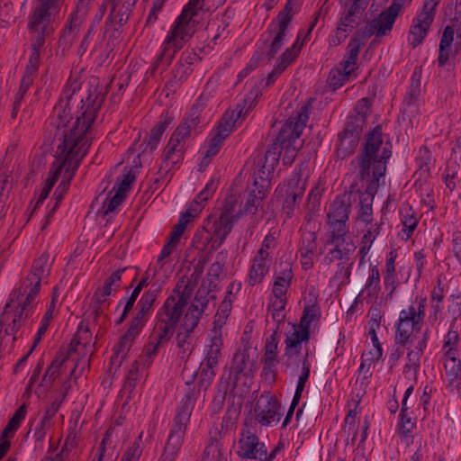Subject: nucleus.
<instances>
[{
	"instance_id": "obj_26",
	"label": "nucleus",
	"mask_w": 461,
	"mask_h": 461,
	"mask_svg": "<svg viewBox=\"0 0 461 461\" xmlns=\"http://www.w3.org/2000/svg\"><path fill=\"white\" fill-rule=\"evenodd\" d=\"M257 97L258 90H251L244 99V106L241 107L240 104L237 105L236 110L231 112L230 118L225 119V121L219 125L214 137L221 139V140L223 141L226 137L232 131L235 122L240 119H245L249 110L252 109L254 101Z\"/></svg>"
},
{
	"instance_id": "obj_55",
	"label": "nucleus",
	"mask_w": 461,
	"mask_h": 461,
	"mask_svg": "<svg viewBox=\"0 0 461 461\" xmlns=\"http://www.w3.org/2000/svg\"><path fill=\"white\" fill-rule=\"evenodd\" d=\"M446 376L449 385H461V360H443Z\"/></svg>"
},
{
	"instance_id": "obj_29",
	"label": "nucleus",
	"mask_w": 461,
	"mask_h": 461,
	"mask_svg": "<svg viewBox=\"0 0 461 461\" xmlns=\"http://www.w3.org/2000/svg\"><path fill=\"white\" fill-rule=\"evenodd\" d=\"M142 328L141 321L139 316L131 322L127 332L121 338L120 341L113 348V355L111 357L112 364L120 366L126 357L134 339L139 336Z\"/></svg>"
},
{
	"instance_id": "obj_4",
	"label": "nucleus",
	"mask_w": 461,
	"mask_h": 461,
	"mask_svg": "<svg viewBox=\"0 0 461 461\" xmlns=\"http://www.w3.org/2000/svg\"><path fill=\"white\" fill-rule=\"evenodd\" d=\"M205 100L204 95L202 94L193 105L190 113L171 134L161 155V164L157 172L156 183L167 184L172 177V171L176 170L184 160L186 143L192 131L200 122V113L205 105Z\"/></svg>"
},
{
	"instance_id": "obj_14",
	"label": "nucleus",
	"mask_w": 461,
	"mask_h": 461,
	"mask_svg": "<svg viewBox=\"0 0 461 461\" xmlns=\"http://www.w3.org/2000/svg\"><path fill=\"white\" fill-rule=\"evenodd\" d=\"M327 244L330 246L323 258V262L330 266L335 261L339 263L355 262L356 245L349 231L330 232Z\"/></svg>"
},
{
	"instance_id": "obj_43",
	"label": "nucleus",
	"mask_w": 461,
	"mask_h": 461,
	"mask_svg": "<svg viewBox=\"0 0 461 461\" xmlns=\"http://www.w3.org/2000/svg\"><path fill=\"white\" fill-rule=\"evenodd\" d=\"M459 335L456 330H449L444 338L442 360H461Z\"/></svg>"
},
{
	"instance_id": "obj_45",
	"label": "nucleus",
	"mask_w": 461,
	"mask_h": 461,
	"mask_svg": "<svg viewBox=\"0 0 461 461\" xmlns=\"http://www.w3.org/2000/svg\"><path fill=\"white\" fill-rule=\"evenodd\" d=\"M303 45V41H301L298 36L293 45L277 59L274 68L282 74L296 59Z\"/></svg>"
},
{
	"instance_id": "obj_2",
	"label": "nucleus",
	"mask_w": 461,
	"mask_h": 461,
	"mask_svg": "<svg viewBox=\"0 0 461 461\" xmlns=\"http://www.w3.org/2000/svg\"><path fill=\"white\" fill-rule=\"evenodd\" d=\"M77 133L78 134L77 137L74 132L66 136L63 143L56 149L55 160L47 179L48 191L51 190L59 177H61V182L54 192L55 203L50 210L47 219L51 216L62 201L81 160L86 155V140H82L83 139L79 138V136L82 137L81 132Z\"/></svg>"
},
{
	"instance_id": "obj_7",
	"label": "nucleus",
	"mask_w": 461,
	"mask_h": 461,
	"mask_svg": "<svg viewBox=\"0 0 461 461\" xmlns=\"http://www.w3.org/2000/svg\"><path fill=\"white\" fill-rule=\"evenodd\" d=\"M213 290H187L190 301L176 329V346L178 355L182 359L186 358L192 352L193 346L189 340L191 333L197 327L210 302L215 298Z\"/></svg>"
},
{
	"instance_id": "obj_44",
	"label": "nucleus",
	"mask_w": 461,
	"mask_h": 461,
	"mask_svg": "<svg viewBox=\"0 0 461 461\" xmlns=\"http://www.w3.org/2000/svg\"><path fill=\"white\" fill-rule=\"evenodd\" d=\"M286 303L287 290H274V295L269 303V311L273 320L277 323H281L285 318Z\"/></svg>"
},
{
	"instance_id": "obj_51",
	"label": "nucleus",
	"mask_w": 461,
	"mask_h": 461,
	"mask_svg": "<svg viewBox=\"0 0 461 461\" xmlns=\"http://www.w3.org/2000/svg\"><path fill=\"white\" fill-rule=\"evenodd\" d=\"M353 265L354 262L339 263L335 274L330 279V286L332 288H340L348 285L350 282Z\"/></svg>"
},
{
	"instance_id": "obj_21",
	"label": "nucleus",
	"mask_w": 461,
	"mask_h": 461,
	"mask_svg": "<svg viewBox=\"0 0 461 461\" xmlns=\"http://www.w3.org/2000/svg\"><path fill=\"white\" fill-rule=\"evenodd\" d=\"M256 420L265 427L276 425L284 413L280 402L272 395H261L255 408Z\"/></svg>"
},
{
	"instance_id": "obj_31",
	"label": "nucleus",
	"mask_w": 461,
	"mask_h": 461,
	"mask_svg": "<svg viewBox=\"0 0 461 461\" xmlns=\"http://www.w3.org/2000/svg\"><path fill=\"white\" fill-rule=\"evenodd\" d=\"M408 344V353L403 372L411 376L415 381L420 366V358L424 349L427 348V336L424 334L422 337H420L418 340H415V342Z\"/></svg>"
},
{
	"instance_id": "obj_42",
	"label": "nucleus",
	"mask_w": 461,
	"mask_h": 461,
	"mask_svg": "<svg viewBox=\"0 0 461 461\" xmlns=\"http://www.w3.org/2000/svg\"><path fill=\"white\" fill-rule=\"evenodd\" d=\"M417 416L414 411L399 413L398 434L406 445L412 443L411 432L416 428Z\"/></svg>"
},
{
	"instance_id": "obj_59",
	"label": "nucleus",
	"mask_w": 461,
	"mask_h": 461,
	"mask_svg": "<svg viewBox=\"0 0 461 461\" xmlns=\"http://www.w3.org/2000/svg\"><path fill=\"white\" fill-rule=\"evenodd\" d=\"M11 189V176L4 174L0 176V217H2L6 201Z\"/></svg>"
},
{
	"instance_id": "obj_24",
	"label": "nucleus",
	"mask_w": 461,
	"mask_h": 461,
	"mask_svg": "<svg viewBox=\"0 0 461 461\" xmlns=\"http://www.w3.org/2000/svg\"><path fill=\"white\" fill-rule=\"evenodd\" d=\"M222 272V265L219 262H213L207 272V277L202 278V271L194 268L187 281L184 284V280L176 285V288H216L220 275Z\"/></svg>"
},
{
	"instance_id": "obj_30",
	"label": "nucleus",
	"mask_w": 461,
	"mask_h": 461,
	"mask_svg": "<svg viewBox=\"0 0 461 461\" xmlns=\"http://www.w3.org/2000/svg\"><path fill=\"white\" fill-rule=\"evenodd\" d=\"M364 121L363 119L348 118L344 131L339 134V152L343 157L347 156L356 146L358 136L362 131Z\"/></svg>"
},
{
	"instance_id": "obj_35",
	"label": "nucleus",
	"mask_w": 461,
	"mask_h": 461,
	"mask_svg": "<svg viewBox=\"0 0 461 461\" xmlns=\"http://www.w3.org/2000/svg\"><path fill=\"white\" fill-rule=\"evenodd\" d=\"M186 429L172 426L159 461H176L184 444Z\"/></svg>"
},
{
	"instance_id": "obj_6",
	"label": "nucleus",
	"mask_w": 461,
	"mask_h": 461,
	"mask_svg": "<svg viewBox=\"0 0 461 461\" xmlns=\"http://www.w3.org/2000/svg\"><path fill=\"white\" fill-rule=\"evenodd\" d=\"M309 120V108L306 105L301 107L295 118L286 122L276 139L267 150L264 162L259 165V168L254 173V185L257 186L258 180L270 185V176L273 174L276 166L278 164L281 150H289L292 142H295L302 135L306 123Z\"/></svg>"
},
{
	"instance_id": "obj_63",
	"label": "nucleus",
	"mask_w": 461,
	"mask_h": 461,
	"mask_svg": "<svg viewBox=\"0 0 461 461\" xmlns=\"http://www.w3.org/2000/svg\"><path fill=\"white\" fill-rule=\"evenodd\" d=\"M202 461H227V458L222 456L217 443H211L205 447Z\"/></svg>"
},
{
	"instance_id": "obj_12",
	"label": "nucleus",
	"mask_w": 461,
	"mask_h": 461,
	"mask_svg": "<svg viewBox=\"0 0 461 461\" xmlns=\"http://www.w3.org/2000/svg\"><path fill=\"white\" fill-rule=\"evenodd\" d=\"M362 44L358 38H351L343 60L330 70L328 83L333 90L340 88L353 76L357 69V61Z\"/></svg>"
},
{
	"instance_id": "obj_60",
	"label": "nucleus",
	"mask_w": 461,
	"mask_h": 461,
	"mask_svg": "<svg viewBox=\"0 0 461 461\" xmlns=\"http://www.w3.org/2000/svg\"><path fill=\"white\" fill-rule=\"evenodd\" d=\"M216 185L213 181H209L203 189L197 194L195 199L194 200L191 206H193L194 209H200L202 210V203L206 202L215 192Z\"/></svg>"
},
{
	"instance_id": "obj_39",
	"label": "nucleus",
	"mask_w": 461,
	"mask_h": 461,
	"mask_svg": "<svg viewBox=\"0 0 461 461\" xmlns=\"http://www.w3.org/2000/svg\"><path fill=\"white\" fill-rule=\"evenodd\" d=\"M402 230L400 232L402 240H408L416 230L420 217L418 212L408 203L402 205L399 211Z\"/></svg>"
},
{
	"instance_id": "obj_41",
	"label": "nucleus",
	"mask_w": 461,
	"mask_h": 461,
	"mask_svg": "<svg viewBox=\"0 0 461 461\" xmlns=\"http://www.w3.org/2000/svg\"><path fill=\"white\" fill-rule=\"evenodd\" d=\"M314 290L309 293L311 297L309 303L305 304L301 317L300 322L297 324L306 330L310 331L311 326L317 323L321 317V310L316 302V295Z\"/></svg>"
},
{
	"instance_id": "obj_17",
	"label": "nucleus",
	"mask_w": 461,
	"mask_h": 461,
	"mask_svg": "<svg viewBox=\"0 0 461 461\" xmlns=\"http://www.w3.org/2000/svg\"><path fill=\"white\" fill-rule=\"evenodd\" d=\"M235 454L241 459L259 461L265 455V443L260 441L255 429L245 425L235 444Z\"/></svg>"
},
{
	"instance_id": "obj_47",
	"label": "nucleus",
	"mask_w": 461,
	"mask_h": 461,
	"mask_svg": "<svg viewBox=\"0 0 461 461\" xmlns=\"http://www.w3.org/2000/svg\"><path fill=\"white\" fill-rule=\"evenodd\" d=\"M385 177L372 176L369 179H359L366 183V191L360 195V208H372L373 201L377 189L381 185L384 184Z\"/></svg>"
},
{
	"instance_id": "obj_49",
	"label": "nucleus",
	"mask_w": 461,
	"mask_h": 461,
	"mask_svg": "<svg viewBox=\"0 0 461 461\" xmlns=\"http://www.w3.org/2000/svg\"><path fill=\"white\" fill-rule=\"evenodd\" d=\"M45 42L46 40L30 38L31 55L24 73L36 75L40 65L41 52L44 48Z\"/></svg>"
},
{
	"instance_id": "obj_32",
	"label": "nucleus",
	"mask_w": 461,
	"mask_h": 461,
	"mask_svg": "<svg viewBox=\"0 0 461 461\" xmlns=\"http://www.w3.org/2000/svg\"><path fill=\"white\" fill-rule=\"evenodd\" d=\"M77 365L71 361L68 357L60 354L57 356L46 369L41 385L45 386L52 384L60 375L69 369V376L73 377L76 373Z\"/></svg>"
},
{
	"instance_id": "obj_3",
	"label": "nucleus",
	"mask_w": 461,
	"mask_h": 461,
	"mask_svg": "<svg viewBox=\"0 0 461 461\" xmlns=\"http://www.w3.org/2000/svg\"><path fill=\"white\" fill-rule=\"evenodd\" d=\"M204 0H189L181 14L176 18L162 41L159 53L149 68L150 74L159 68L167 69L176 54L188 42L194 34L198 20L197 15Z\"/></svg>"
},
{
	"instance_id": "obj_15",
	"label": "nucleus",
	"mask_w": 461,
	"mask_h": 461,
	"mask_svg": "<svg viewBox=\"0 0 461 461\" xmlns=\"http://www.w3.org/2000/svg\"><path fill=\"white\" fill-rule=\"evenodd\" d=\"M306 188V179L300 172L294 171L291 177L276 188L275 194L281 200L283 208L291 213L302 200Z\"/></svg>"
},
{
	"instance_id": "obj_18",
	"label": "nucleus",
	"mask_w": 461,
	"mask_h": 461,
	"mask_svg": "<svg viewBox=\"0 0 461 461\" xmlns=\"http://www.w3.org/2000/svg\"><path fill=\"white\" fill-rule=\"evenodd\" d=\"M192 384V381H185L187 389L185 390V395L177 405L172 426L184 429H187L191 414L194 411L196 402L201 396V391L207 389L204 387H200L199 381L197 382L198 388H196L195 385L191 386Z\"/></svg>"
},
{
	"instance_id": "obj_16",
	"label": "nucleus",
	"mask_w": 461,
	"mask_h": 461,
	"mask_svg": "<svg viewBox=\"0 0 461 461\" xmlns=\"http://www.w3.org/2000/svg\"><path fill=\"white\" fill-rule=\"evenodd\" d=\"M440 0H425L422 9L412 19L408 41L413 47L420 45L427 37L434 21L435 10Z\"/></svg>"
},
{
	"instance_id": "obj_56",
	"label": "nucleus",
	"mask_w": 461,
	"mask_h": 461,
	"mask_svg": "<svg viewBox=\"0 0 461 461\" xmlns=\"http://www.w3.org/2000/svg\"><path fill=\"white\" fill-rule=\"evenodd\" d=\"M170 121L167 119L160 120L156 123V125L151 129L149 138L147 140V147L150 150H154L157 149L164 132L168 127Z\"/></svg>"
},
{
	"instance_id": "obj_23",
	"label": "nucleus",
	"mask_w": 461,
	"mask_h": 461,
	"mask_svg": "<svg viewBox=\"0 0 461 461\" xmlns=\"http://www.w3.org/2000/svg\"><path fill=\"white\" fill-rule=\"evenodd\" d=\"M398 258V252L392 249L385 258L384 267L383 270L384 284L385 287L396 288L406 284L411 276V267L402 266L396 271L395 261Z\"/></svg>"
},
{
	"instance_id": "obj_10",
	"label": "nucleus",
	"mask_w": 461,
	"mask_h": 461,
	"mask_svg": "<svg viewBox=\"0 0 461 461\" xmlns=\"http://www.w3.org/2000/svg\"><path fill=\"white\" fill-rule=\"evenodd\" d=\"M60 7L35 0L27 18V30L30 38L47 40L55 29V20Z\"/></svg>"
},
{
	"instance_id": "obj_50",
	"label": "nucleus",
	"mask_w": 461,
	"mask_h": 461,
	"mask_svg": "<svg viewBox=\"0 0 461 461\" xmlns=\"http://www.w3.org/2000/svg\"><path fill=\"white\" fill-rule=\"evenodd\" d=\"M303 348L285 347L283 355V364L286 368H294L295 366H303V362H310L308 360V351L302 352Z\"/></svg>"
},
{
	"instance_id": "obj_57",
	"label": "nucleus",
	"mask_w": 461,
	"mask_h": 461,
	"mask_svg": "<svg viewBox=\"0 0 461 461\" xmlns=\"http://www.w3.org/2000/svg\"><path fill=\"white\" fill-rule=\"evenodd\" d=\"M143 431L134 439L125 450L120 461H139L143 450Z\"/></svg>"
},
{
	"instance_id": "obj_61",
	"label": "nucleus",
	"mask_w": 461,
	"mask_h": 461,
	"mask_svg": "<svg viewBox=\"0 0 461 461\" xmlns=\"http://www.w3.org/2000/svg\"><path fill=\"white\" fill-rule=\"evenodd\" d=\"M273 32H275V35L267 52V56L268 59H272L275 57V55L279 51L281 47L284 45L286 37L285 31L276 30Z\"/></svg>"
},
{
	"instance_id": "obj_20",
	"label": "nucleus",
	"mask_w": 461,
	"mask_h": 461,
	"mask_svg": "<svg viewBox=\"0 0 461 461\" xmlns=\"http://www.w3.org/2000/svg\"><path fill=\"white\" fill-rule=\"evenodd\" d=\"M94 0H79L62 30L61 41L68 45L77 39Z\"/></svg>"
},
{
	"instance_id": "obj_33",
	"label": "nucleus",
	"mask_w": 461,
	"mask_h": 461,
	"mask_svg": "<svg viewBox=\"0 0 461 461\" xmlns=\"http://www.w3.org/2000/svg\"><path fill=\"white\" fill-rule=\"evenodd\" d=\"M201 61L200 56L193 50H185L179 57L173 69V78L176 83L187 80L194 71V67Z\"/></svg>"
},
{
	"instance_id": "obj_36",
	"label": "nucleus",
	"mask_w": 461,
	"mask_h": 461,
	"mask_svg": "<svg viewBox=\"0 0 461 461\" xmlns=\"http://www.w3.org/2000/svg\"><path fill=\"white\" fill-rule=\"evenodd\" d=\"M111 5L108 20L119 25H124L129 21L138 0H106Z\"/></svg>"
},
{
	"instance_id": "obj_38",
	"label": "nucleus",
	"mask_w": 461,
	"mask_h": 461,
	"mask_svg": "<svg viewBox=\"0 0 461 461\" xmlns=\"http://www.w3.org/2000/svg\"><path fill=\"white\" fill-rule=\"evenodd\" d=\"M273 261L262 257H254L250 260V267L248 276V283L250 286L261 285L266 276L268 274Z\"/></svg>"
},
{
	"instance_id": "obj_40",
	"label": "nucleus",
	"mask_w": 461,
	"mask_h": 461,
	"mask_svg": "<svg viewBox=\"0 0 461 461\" xmlns=\"http://www.w3.org/2000/svg\"><path fill=\"white\" fill-rule=\"evenodd\" d=\"M363 10L364 7L361 6L359 0H356L348 8L341 13L338 25L351 32L360 23Z\"/></svg>"
},
{
	"instance_id": "obj_48",
	"label": "nucleus",
	"mask_w": 461,
	"mask_h": 461,
	"mask_svg": "<svg viewBox=\"0 0 461 461\" xmlns=\"http://www.w3.org/2000/svg\"><path fill=\"white\" fill-rule=\"evenodd\" d=\"M293 265L289 261L281 262L274 273V286L279 288L289 287L293 284Z\"/></svg>"
},
{
	"instance_id": "obj_58",
	"label": "nucleus",
	"mask_w": 461,
	"mask_h": 461,
	"mask_svg": "<svg viewBox=\"0 0 461 461\" xmlns=\"http://www.w3.org/2000/svg\"><path fill=\"white\" fill-rule=\"evenodd\" d=\"M277 241L274 234L268 233L265 236L259 249L255 254L258 257H262L264 258H269V260L273 261L274 252L276 249Z\"/></svg>"
},
{
	"instance_id": "obj_1",
	"label": "nucleus",
	"mask_w": 461,
	"mask_h": 461,
	"mask_svg": "<svg viewBox=\"0 0 461 461\" xmlns=\"http://www.w3.org/2000/svg\"><path fill=\"white\" fill-rule=\"evenodd\" d=\"M79 85L77 82H73L69 86H66L62 92L61 98L58 104L53 108L52 114L50 118V125L56 129L55 138L59 143L57 148L59 147L66 136L74 132L75 135H78L77 132L82 131L83 140H86V152L89 149L93 140V127L92 124L95 122L96 115L100 108V102L90 101L86 99L83 102L80 114L77 116L75 121H71L70 105L69 102L73 95L79 90Z\"/></svg>"
},
{
	"instance_id": "obj_64",
	"label": "nucleus",
	"mask_w": 461,
	"mask_h": 461,
	"mask_svg": "<svg viewBox=\"0 0 461 461\" xmlns=\"http://www.w3.org/2000/svg\"><path fill=\"white\" fill-rule=\"evenodd\" d=\"M450 241L453 255L461 265V229L456 228L453 230Z\"/></svg>"
},
{
	"instance_id": "obj_19",
	"label": "nucleus",
	"mask_w": 461,
	"mask_h": 461,
	"mask_svg": "<svg viewBox=\"0 0 461 461\" xmlns=\"http://www.w3.org/2000/svg\"><path fill=\"white\" fill-rule=\"evenodd\" d=\"M233 199L227 201L225 203L224 212H222L219 218L213 222L208 230L210 241L212 242V249H218L224 241L226 237L231 231V229L238 220H235V215L232 212Z\"/></svg>"
},
{
	"instance_id": "obj_34",
	"label": "nucleus",
	"mask_w": 461,
	"mask_h": 461,
	"mask_svg": "<svg viewBox=\"0 0 461 461\" xmlns=\"http://www.w3.org/2000/svg\"><path fill=\"white\" fill-rule=\"evenodd\" d=\"M269 184L265 185V182L258 180V184L256 186L254 185V189L249 192L248 198L242 206L234 213L235 220H239L240 218L246 215H254L258 212V207L261 205L263 199L266 197L267 193L269 189Z\"/></svg>"
},
{
	"instance_id": "obj_53",
	"label": "nucleus",
	"mask_w": 461,
	"mask_h": 461,
	"mask_svg": "<svg viewBox=\"0 0 461 461\" xmlns=\"http://www.w3.org/2000/svg\"><path fill=\"white\" fill-rule=\"evenodd\" d=\"M263 362L268 367L275 366L278 357V338L273 333L266 339Z\"/></svg>"
},
{
	"instance_id": "obj_22",
	"label": "nucleus",
	"mask_w": 461,
	"mask_h": 461,
	"mask_svg": "<svg viewBox=\"0 0 461 461\" xmlns=\"http://www.w3.org/2000/svg\"><path fill=\"white\" fill-rule=\"evenodd\" d=\"M135 179V173L131 169L124 168L123 174L113 185L111 194H113L104 201L102 210L104 214L117 212L118 208L125 201L127 194L130 191L131 184Z\"/></svg>"
},
{
	"instance_id": "obj_13",
	"label": "nucleus",
	"mask_w": 461,
	"mask_h": 461,
	"mask_svg": "<svg viewBox=\"0 0 461 461\" xmlns=\"http://www.w3.org/2000/svg\"><path fill=\"white\" fill-rule=\"evenodd\" d=\"M222 345L223 339L215 335L214 337L208 335L204 345L203 360L200 364L198 371L193 374L199 377L200 387L208 388L214 378Z\"/></svg>"
},
{
	"instance_id": "obj_5",
	"label": "nucleus",
	"mask_w": 461,
	"mask_h": 461,
	"mask_svg": "<svg viewBox=\"0 0 461 461\" xmlns=\"http://www.w3.org/2000/svg\"><path fill=\"white\" fill-rule=\"evenodd\" d=\"M392 157V143L384 136L380 126L369 131L362 147L350 165L357 172L359 179L372 176L385 177L387 163Z\"/></svg>"
},
{
	"instance_id": "obj_46",
	"label": "nucleus",
	"mask_w": 461,
	"mask_h": 461,
	"mask_svg": "<svg viewBox=\"0 0 461 461\" xmlns=\"http://www.w3.org/2000/svg\"><path fill=\"white\" fill-rule=\"evenodd\" d=\"M27 409L28 405L23 403L15 411L12 418L9 420L7 425L3 429L0 440L10 441V438L14 436L15 431L19 429L23 420L25 419Z\"/></svg>"
},
{
	"instance_id": "obj_62",
	"label": "nucleus",
	"mask_w": 461,
	"mask_h": 461,
	"mask_svg": "<svg viewBox=\"0 0 461 461\" xmlns=\"http://www.w3.org/2000/svg\"><path fill=\"white\" fill-rule=\"evenodd\" d=\"M157 298V290H148L145 292L138 303L140 307L139 315H144L150 310Z\"/></svg>"
},
{
	"instance_id": "obj_9",
	"label": "nucleus",
	"mask_w": 461,
	"mask_h": 461,
	"mask_svg": "<svg viewBox=\"0 0 461 461\" xmlns=\"http://www.w3.org/2000/svg\"><path fill=\"white\" fill-rule=\"evenodd\" d=\"M426 305V296L420 295L407 308L400 312L395 323L394 341L397 345L403 346L419 339L417 334L420 331L423 324Z\"/></svg>"
},
{
	"instance_id": "obj_27",
	"label": "nucleus",
	"mask_w": 461,
	"mask_h": 461,
	"mask_svg": "<svg viewBox=\"0 0 461 461\" xmlns=\"http://www.w3.org/2000/svg\"><path fill=\"white\" fill-rule=\"evenodd\" d=\"M349 212V205L345 202L344 198L337 197L330 203L328 212L330 232L349 231L347 227Z\"/></svg>"
},
{
	"instance_id": "obj_8",
	"label": "nucleus",
	"mask_w": 461,
	"mask_h": 461,
	"mask_svg": "<svg viewBox=\"0 0 461 461\" xmlns=\"http://www.w3.org/2000/svg\"><path fill=\"white\" fill-rule=\"evenodd\" d=\"M189 301L187 290H172L163 305L165 318L156 323L151 339L160 345L168 341L175 328L177 329Z\"/></svg>"
},
{
	"instance_id": "obj_54",
	"label": "nucleus",
	"mask_w": 461,
	"mask_h": 461,
	"mask_svg": "<svg viewBox=\"0 0 461 461\" xmlns=\"http://www.w3.org/2000/svg\"><path fill=\"white\" fill-rule=\"evenodd\" d=\"M309 338V330L294 324L293 325L292 330L286 334L285 344V347L303 348V343L307 342Z\"/></svg>"
},
{
	"instance_id": "obj_28",
	"label": "nucleus",
	"mask_w": 461,
	"mask_h": 461,
	"mask_svg": "<svg viewBox=\"0 0 461 461\" xmlns=\"http://www.w3.org/2000/svg\"><path fill=\"white\" fill-rule=\"evenodd\" d=\"M401 13L391 5L373 19L366 28V33L382 37L390 32L396 18Z\"/></svg>"
},
{
	"instance_id": "obj_25",
	"label": "nucleus",
	"mask_w": 461,
	"mask_h": 461,
	"mask_svg": "<svg viewBox=\"0 0 461 461\" xmlns=\"http://www.w3.org/2000/svg\"><path fill=\"white\" fill-rule=\"evenodd\" d=\"M51 261L49 253L41 254L32 266V269L24 280V288H40L48 285Z\"/></svg>"
},
{
	"instance_id": "obj_52",
	"label": "nucleus",
	"mask_w": 461,
	"mask_h": 461,
	"mask_svg": "<svg viewBox=\"0 0 461 461\" xmlns=\"http://www.w3.org/2000/svg\"><path fill=\"white\" fill-rule=\"evenodd\" d=\"M199 212L200 209H194L193 206H190L184 212H182L179 216L177 223L175 225L171 231L170 237L172 240H179L188 223L192 221V220L197 216Z\"/></svg>"
},
{
	"instance_id": "obj_11",
	"label": "nucleus",
	"mask_w": 461,
	"mask_h": 461,
	"mask_svg": "<svg viewBox=\"0 0 461 461\" xmlns=\"http://www.w3.org/2000/svg\"><path fill=\"white\" fill-rule=\"evenodd\" d=\"M178 240H170L162 248L156 263L150 266L145 274V276L140 281L135 288H143L146 286H161L165 285L166 280L171 273V261L169 257L176 249Z\"/></svg>"
},
{
	"instance_id": "obj_37",
	"label": "nucleus",
	"mask_w": 461,
	"mask_h": 461,
	"mask_svg": "<svg viewBox=\"0 0 461 461\" xmlns=\"http://www.w3.org/2000/svg\"><path fill=\"white\" fill-rule=\"evenodd\" d=\"M137 272L132 267H122L113 272L104 281L103 288L119 287L135 288Z\"/></svg>"
}]
</instances>
